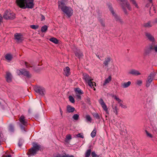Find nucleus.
I'll return each mask as SVG.
<instances>
[{
  "mask_svg": "<svg viewBox=\"0 0 157 157\" xmlns=\"http://www.w3.org/2000/svg\"><path fill=\"white\" fill-rule=\"evenodd\" d=\"M34 0H16L17 5L20 8L23 9L32 8L34 4Z\"/></svg>",
  "mask_w": 157,
  "mask_h": 157,
  "instance_id": "f257e3e1",
  "label": "nucleus"
},
{
  "mask_svg": "<svg viewBox=\"0 0 157 157\" xmlns=\"http://www.w3.org/2000/svg\"><path fill=\"white\" fill-rule=\"evenodd\" d=\"M58 8L61 10L69 17L72 14L73 10L71 7L67 6L63 1L58 2Z\"/></svg>",
  "mask_w": 157,
  "mask_h": 157,
  "instance_id": "f03ea898",
  "label": "nucleus"
},
{
  "mask_svg": "<svg viewBox=\"0 0 157 157\" xmlns=\"http://www.w3.org/2000/svg\"><path fill=\"white\" fill-rule=\"evenodd\" d=\"M41 146L36 143H34L33 144V147L29 149L27 153V155L29 157L35 155L37 152L40 150Z\"/></svg>",
  "mask_w": 157,
  "mask_h": 157,
  "instance_id": "7ed1b4c3",
  "label": "nucleus"
},
{
  "mask_svg": "<svg viewBox=\"0 0 157 157\" xmlns=\"http://www.w3.org/2000/svg\"><path fill=\"white\" fill-rule=\"evenodd\" d=\"M116 0L119 3L121 6L125 14L127 15L128 14V12L125 6L129 10H132V8L127 0Z\"/></svg>",
  "mask_w": 157,
  "mask_h": 157,
  "instance_id": "20e7f679",
  "label": "nucleus"
},
{
  "mask_svg": "<svg viewBox=\"0 0 157 157\" xmlns=\"http://www.w3.org/2000/svg\"><path fill=\"white\" fill-rule=\"evenodd\" d=\"M19 120L20 122V126L22 130L25 131V126L28 124V120L25 119L23 115H22L19 118Z\"/></svg>",
  "mask_w": 157,
  "mask_h": 157,
  "instance_id": "39448f33",
  "label": "nucleus"
},
{
  "mask_svg": "<svg viewBox=\"0 0 157 157\" xmlns=\"http://www.w3.org/2000/svg\"><path fill=\"white\" fill-rule=\"evenodd\" d=\"M3 17L6 19H13L15 17V14L10 10H7L5 12Z\"/></svg>",
  "mask_w": 157,
  "mask_h": 157,
  "instance_id": "423d86ee",
  "label": "nucleus"
},
{
  "mask_svg": "<svg viewBox=\"0 0 157 157\" xmlns=\"http://www.w3.org/2000/svg\"><path fill=\"white\" fill-rule=\"evenodd\" d=\"M83 78L85 82L87 83L88 85L90 86L92 88V86H93L92 81L93 79L88 74L85 73L83 74Z\"/></svg>",
  "mask_w": 157,
  "mask_h": 157,
  "instance_id": "0eeeda50",
  "label": "nucleus"
},
{
  "mask_svg": "<svg viewBox=\"0 0 157 157\" xmlns=\"http://www.w3.org/2000/svg\"><path fill=\"white\" fill-rule=\"evenodd\" d=\"M109 8L110 11L112 14V15L114 17V19H115L116 21L117 22H120L121 24H122L123 23V21L121 19L120 17L114 13L112 7L111 6H109Z\"/></svg>",
  "mask_w": 157,
  "mask_h": 157,
  "instance_id": "6e6552de",
  "label": "nucleus"
},
{
  "mask_svg": "<svg viewBox=\"0 0 157 157\" xmlns=\"http://www.w3.org/2000/svg\"><path fill=\"white\" fill-rule=\"evenodd\" d=\"M155 75L156 74L154 72H151L150 73L147 78V80L146 82V86L147 87H148L150 86L151 83Z\"/></svg>",
  "mask_w": 157,
  "mask_h": 157,
  "instance_id": "1a4fd4ad",
  "label": "nucleus"
},
{
  "mask_svg": "<svg viewBox=\"0 0 157 157\" xmlns=\"http://www.w3.org/2000/svg\"><path fill=\"white\" fill-rule=\"evenodd\" d=\"M35 91L42 96H44L45 93V90L43 87L40 86H36L34 88Z\"/></svg>",
  "mask_w": 157,
  "mask_h": 157,
  "instance_id": "9d476101",
  "label": "nucleus"
},
{
  "mask_svg": "<svg viewBox=\"0 0 157 157\" xmlns=\"http://www.w3.org/2000/svg\"><path fill=\"white\" fill-rule=\"evenodd\" d=\"M17 71L19 75H22L28 78L31 77V75L30 74L29 72L26 71L25 69H21L20 70H18Z\"/></svg>",
  "mask_w": 157,
  "mask_h": 157,
  "instance_id": "9b49d317",
  "label": "nucleus"
},
{
  "mask_svg": "<svg viewBox=\"0 0 157 157\" xmlns=\"http://www.w3.org/2000/svg\"><path fill=\"white\" fill-rule=\"evenodd\" d=\"M98 101L104 110L106 112V113H108V108L103 100L101 98H100Z\"/></svg>",
  "mask_w": 157,
  "mask_h": 157,
  "instance_id": "f8f14e48",
  "label": "nucleus"
},
{
  "mask_svg": "<svg viewBox=\"0 0 157 157\" xmlns=\"http://www.w3.org/2000/svg\"><path fill=\"white\" fill-rule=\"evenodd\" d=\"M145 36L148 39L151 41L152 42V43L155 42V39L153 36L150 33L147 32H145Z\"/></svg>",
  "mask_w": 157,
  "mask_h": 157,
  "instance_id": "ddd939ff",
  "label": "nucleus"
},
{
  "mask_svg": "<svg viewBox=\"0 0 157 157\" xmlns=\"http://www.w3.org/2000/svg\"><path fill=\"white\" fill-rule=\"evenodd\" d=\"M128 74L134 75H141V73L138 71L134 69L130 70L128 72Z\"/></svg>",
  "mask_w": 157,
  "mask_h": 157,
  "instance_id": "4468645a",
  "label": "nucleus"
},
{
  "mask_svg": "<svg viewBox=\"0 0 157 157\" xmlns=\"http://www.w3.org/2000/svg\"><path fill=\"white\" fill-rule=\"evenodd\" d=\"M152 50V45L150 44L148 47H147L144 50V55H149L151 52V50Z\"/></svg>",
  "mask_w": 157,
  "mask_h": 157,
  "instance_id": "2eb2a0df",
  "label": "nucleus"
},
{
  "mask_svg": "<svg viewBox=\"0 0 157 157\" xmlns=\"http://www.w3.org/2000/svg\"><path fill=\"white\" fill-rule=\"evenodd\" d=\"M14 38L17 42H21L23 40L22 35L20 33H16L14 35Z\"/></svg>",
  "mask_w": 157,
  "mask_h": 157,
  "instance_id": "dca6fc26",
  "label": "nucleus"
},
{
  "mask_svg": "<svg viewBox=\"0 0 157 157\" xmlns=\"http://www.w3.org/2000/svg\"><path fill=\"white\" fill-rule=\"evenodd\" d=\"M6 81L8 82H10L12 81V75L9 72H6Z\"/></svg>",
  "mask_w": 157,
  "mask_h": 157,
  "instance_id": "f3484780",
  "label": "nucleus"
},
{
  "mask_svg": "<svg viewBox=\"0 0 157 157\" xmlns=\"http://www.w3.org/2000/svg\"><path fill=\"white\" fill-rule=\"evenodd\" d=\"M63 70L66 76H68L70 75V68L69 67H66Z\"/></svg>",
  "mask_w": 157,
  "mask_h": 157,
  "instance_id": "a211bd4d",
  "label": "nucleus"
},
{
  "mask_svg": "<svg viewBox=\"0 0 157 157\" xmlns=\"http://www.w3.org/2000/svg\"><path fill=\"white\" fill-rule=\"evenodd\" d=\"M111 59L110 57H107L105 58V60L103 62V64L105 66L108 67L109 63L111 61Z\"/></svg>",
  "mask_w": 157,
  "mask_h": 157,
  "instance_id": "6ab92c4d",
  "label": "nucleus"
},
{
  "mask_svg": "<svg viewBox=\"0 0 157 157\" xmlns=\"http://www.w3.org/2000/svg\"><path fill=\"white\" fill-rule=\"evenodd\" d=\"M131 84L130 81H128L127 82L122 83L121 84V86L123 88H126L129 86Z\"/></svg>",
  "mask_w": 157,
  "mask_h": 157,
  "instance_id": "aec40b11",
  "label": "nucleus"
},
{
  "mask_svg": "<svg viewBox=\"0 0 157 157\" xmlns=\"http://www.w3.org/2000/svg\"><path fill=\"white\" fill-rule=\"evenodd\" d=\"M75 108L70 105H68L67 107V110L68 113H72L75 110Z\"/></svg>",
  "mask_w": 157,
  "mask_h": 157,
  "instance_id": "412c9836",
  "label": "nucleus"
},
{
  "mask_svg": "<svg viewBox=\"0 0 157 157\" xmlns=\"http://www.w3.org/2000/svg\"><path fill=\"white\" fill-rule=\"evenodd\" d=\"M152 26V24H151V21H149L147 22L144 23L143 25V26L146 28H149L151 27Z\"/></svg>",
  "mask_w": 157,
  "mask_h": 157,
  "instance_id": "4be33fe9",
  "label": "nucleus"
},
{
  "mask_svg": "<svg viewBox=\"0 0 157 157\" xmlns=\"http://www.w3.org/2000/svg\"><path fill=\"white\" fill-rule=\"evenodd\" d=\"M75 56L78 58L80 59L83 56L82 53L80 51L76 52L75 53Z\"/></svg>",
  "mask_w": 157,
  "mask_h": 157,
  "instance_id": "5701e85b",
  "label": "nucleus"
},
{
  "mask_svg": "<svg viewBox=\"0 0 157 157\" xmlns=\"http://www.w3.org/2000/svg\"><path fill=\"white\" fill-rule=\"evenodd\" d=\"M8 129L11 132L14 131V125L12 124H10L8 126Z\"/></svg>",
  "mask_w": 157,
  "mask_h": 157,
  "instance_id": "b1692460",
  "label": "nucleus"
},
{
  "mask_svg": "<svg viewBox=\"0 0 157 157\" xmlns=\"http://www.w3.org/2000/svg\"><path fill=\"white\" fill-rule=\"evenodd\" d=\"M49 40L56 44L59 43V40L55 37L51 38Z\"/></svg>",
  "mask_w": 157,
  "mask_h": 157,
  "instance_id": "393cba45",
  "label": "nucleus"
},
{
  "mask_svg": "<svg viewBox=\"0 0 157 157\" xmlns=\"http://www.w3.org/2000/svg\"><path fill=\"white\" fill-rule=\"evenodd\" d=\"M111 77L110 75L109 76V77L106 79L105 80L104 83L103 84V85H105L107 83H109L111 80Z\"/></svg>",
  "mask_w": 157,
  "mask_h": 157,
  "instance_id": "a878e982",
  "label": "nucleus"
},
{
  "mask_svg": "<svg viewBox=\"0 0 157 157\" xmlns=\"http://www.w3.org/2000/svg\"><path fill=\"white\" fill-rule=\"evenodd\" d=\"M5 57L6 59L9 61H11L12 58V56L10 54H6Z\"/></svg>",
  "mask_w": 157,
  "mask_h": 157,
  "instance_id": "bb28decb",
  "label": "nucleus"
},
{
  "mask_svg": "<svg viewBox=\"0 0 157 157\" xmlns=\"http://www.w3.org/2000/svg\"><path fill=\"white\" fill-rule=\"evenodd\" d=\"M91 150L89 149L87 150L85 154V157H89L91 153Z\"/></svg>",
  "mask_w": 157,
  "mask_h": 157,
  "instance_id": "cd10ccee",
  "label": "nucleus"
},
{
  "mask_svg": "<svg viewBox=\"0 0 157 157\" xmlns=\"http://www.w3.org/2000/svg\"><path fill=\"white\" fill-rule=\"evenodd\" d=\"M48 27L46 25L43 26L41 29V31L42 32H45L48 30Z\"/></svg>",
  "mask_w": 157,
  "mask_h": 157,
  "instance_id": "c85d7f7f",
  "label": "nucleus"
},
{
  "mask_svg": "<svg viewBox=\"0 0 157 157\" xmlns=\"http://www.w3.org/2000/svg\"><path fill=\"white\" fill-rule=\"evenodd\" d=\"M75 91L76 94H83V91L78 88H76Z\"/></svg>",
  "mask_w": 157,
  "mask_h": 157,
  "instance_id": "c756f323",
  "label": "nucleus"
},
{
  "mask_svg": "<svg viewBox=\"0 0 157 157\" xmlns=\"http://www.w3.org/2000/svg\"><path fill=\"white\" fill-rule=\"evenodd\" d=\"M151 44L152 45V50H154L155 52H157V45H155V43H152Z\"/></svg>",
  "mask_w": 157,
  "mask_h": 157,
  "instance_id": "7c9ffc66",
  "label": "nucleus"
},
{
  "mask_svg": "<svg viewBox=\"0 0 157 157\" xmlns=\"http://www.w3.org/2000/svg\"><path fill=\"white\" fill-rule=\"evenodd\" d=\"M96 130L95 128H94L93 131L91 132L90 135L92 138L94 137L96 135Z\"/></svg>",
  "mask_w": 157,
  "mask_h": 157,
  "instance_id": "2f4dec72",
  "label": "nucleus"
},
{
  "mask_svg": "<svg viewBox=\"0 0 157 157\" xmlns=\"http://www.w3.org/2000/svg\"><path fill=\"white\" fill-rule=\"evenodd\" d=\"M92 157H101L100 155H98L96 154L94 151H92L91 153Z\"/></svg>",
  "mask_w": 157,
  "mask_h": 157,
  "instance_id": "473e14b6",
  "label": "nucleus"
},
{
  "mask_svg": "<svg viewBox=\"0 0 157 157\" xmlns=\"http://www.w3.org/2000/svg\"><path fill=\"white\" fill-rule=\"evenodd\" d=\"M99 21L101 23L102 26L103 27L105 26V24L104 22V21L103 19H100L99 20Z\"/></svg>",
  "mask_w": 157,
  "mask_h": 157,
  "instance_id": "72a5a7b5",
  "label": "nucleus"
},
{
  "mask_svg": "<svg viewBox=\"0 0 157 157\" xmlns=\"http://www.w3.org/2000/svg\"><path fill=\"white\" fill-rule=\"evenodd\" d=\"M69 99L70 101L72 103H74L75 102V100L74 98L71 95L69 96Z\"/></svg>",
  "mask_w": 157,
  "mask_h": 157,
  "instance_id": "f704fd0d",
  "label": "nucleus"
},
{
  "mask_svg": "<svg viewBox=\"0 0 157 157\" xmlns=\"http://www.w3.org/2000/svg\"><path fill=\"white\" fill-rule=\"evenodd\" d=\"M93 115L94 117L95 118L97 119H99L100 117L99 114L97 113H94L93 114Z\"/></svg>",
  "mask_w": 157,
  "mask_h": 157,
  "instance_id": "c9c22d12",
  "label": "nucleus"
},
{
  "mask_svg": "<svg viewBox=\"0 0 157 157\" xmlns=\"http://www.w3.org/2000/svg\"><path fill=\"white\" fill-rule=\"evenodd\" d=\"M129 1L130 2L135 5L136 8H138V5L136 3L135 0H129Z\"/></svg>",
  "mask_w": 157,
  "mask_h": 157,
  "instance_id": "e433bc0d",
  "label": "nucleus"
},
{
  "mask_svg": "<svg viewBox=\"0 0 157 157\" xmlns=\"http://www.w3.org/2000/svg\"><path fill=\"white\" fill-rule=\"evenodd\" d=\"M129 1L130 2L135 5L136 8H138V5L136 3L135 0H129Z\"/></svg>",
  "mask_w": 157,
  "mask_h": 157,
  "instance_id": "4c0bfd02",
  "label": "nucleus"
},
{
  "mask_svg": "<svg viewBox=\"0 0 157 157\" xmlns=\"http://www.w3.org/2000/svg\"><path fill=\"white\" fill-rule=\"evenodd\" d=\"M79 117V115L77 114H75L73 116L72 118L75 120H78Z\"/></svg>",
  "mask_w": 157,
  "mask_h": 157,
  "instance_id": "58836bf2",
  "label": "nucleus"
},
{
  "mask_svg": "<svg viewBox=\"0 0 157 157\" xmlns=\"http://www.w3.org/2000/svg\"><path fill=\"white\" fill-rule=\"evenodd\" d=\"M86 119L87 121H90V122H91L92 119L89 115H87L86 116Z\"/></svg>",
  "mask_w": 157,
  "mask_h": 157,
  "instance_id": "ea45409f",
  "label": "nucleus"
},
{
  "mask_svg": "<svg viewBox=\"0 0 157 157\" xmlns=\"http://www.w3.org/2000/svg\"><path fill=\"white\" fill-rule=\"evenodd\" d=\"M30 27L32 29H36L38 28L39 26L38 25H30Z\"/></svg>",
  "mask_w": 157,
  "mask_h": 157,
  "instance_id": "a19ab883",
  "label": "nucleus"
},
{
  "mask_svg": "<svg viewBox=\"0 0 157 157\" xmlns=\"http://www.w3.org/2000/svg\"><path fill=\"white\" fill-rule=\"evenodd\" d=\"M145 132L147 136L150 138H152L153 137L152 135L151 134L149 133L147 130H145Z\"/></svg>",
  "mask_w": 157,
  "mask_h": 157,
  "instance_id": "79ce46f5",
  "label": "nucleus"
},
{
  "mask_svg": "<svg viewBox=\"0 0 157 157\" xmlns=\"http://www.w3.org/2000/svg\"><path fill=\"white\" fill-rule=\"evenodd\" d=\"M113 112L115 113L116 115L118 114V109L117 106H115L114 108H113Z\"/></svg>",
  "mask_w": 157,
  "mask_h": 157,
  "instance_id": "37998d69",
  "label": "nucleus"
},
{
  "mask_svg": "<svg viewBox=\"0 0 157 157\" xmlns=\"http://www.w3.org/2000/svg\"><path fill=\"white\" fill-rule=\"evenodd\" d=\"M76 136L78 137H80L82 138H84L83 134L82 133H79L76 135Z\"/></svg>",
  "mask_w": 157,
  "mask_h": 157,
  "instance_id": "c03bdc74",
  "label": "nucleus"
},
{
  "mask_svg": "<svg viewBox=\"0 0 157 157\" xmlns=\"http://www.w3.org/2000/svg\"><path fill=\"white\" fill-rule=\"evenodd\" d=\"M25 64L26 68H29V67H32V66H30V64H29L27 62H25Z\"/></svg>",
  "mask_w": 157,
  "mask_h": 157,
  "instance_id": "a18cd8bd",
  "label": "nucleus"
},
{
  "mask_svg": "<svg viewBox=\"0 0 157 157\" xmlns=\"http://www.w3.org/2000/svg\"><path fill=\"white\" fill-rule=\"evenodd\" d=\"M115 99H116L119 104L121 103V102H122V101L121 99L117 98V96L115 97Z\"/></svg>",
  "mask_w": 157,
  "mask_h": 157,
  "instance_id": "49530a36",
  "label": "nucleus"
},
{
  "mask_svg": "<svg viewBox=\"0 0 157 157\" xmlns=\"http://www.w3.org/2000/svg\"><path fill=\"white\" fill-rule=\"evenodd\" d=\"M76 98L78 100H80L81 99V97L80 94H76Z\"/></svg>",
  "mask_w": 157,
  "mask_h": 157,
  "instance_id": "de8ad7c7",
  "label": "nucleus"
},
{
  "mask_svg": "<svg viewBox=\"0 0 157 157\" xmlns=\"http://www.w3.org/2000/svg\"><path fill=\"white\" fill-rule=\"evenodd\" d=\"M62 157H74V156L73 155H69L68 154L62 156Z\"/></svg>",
  "mask_w": 157,
  "mask_h": 157,
  "instance_id": "09e8293b",
  "label": "nucleus"
},
{
  "mask_svg": "<svg viewBox=\"0 0 157 157\" xmlns=\"http://www.w3.org/2000/svg\"><path fill=\"white\" fill-rule=\"evenodd\" d=\"M120 106H121V107L123 108L126 109L127 108V106L125 105H124L122 104V103H120Z\"/></svg>",
  "mask_w": 157,
  "mask_h": 157,
  "instance_id": "8fccbe9b",
  "label": "nucleus"
},
{
  "mask_svg": "<svg viewBox=\"0 0 157 157\" xmlns=\"http://www.w3.org/2000/svg\"><path fill=\"white\" fill-rule=\"evenodd\" d=\"M142 83V81L140 80H138L137 81V84L139 86H140Z\"/></svg>",
  "mask_w": 157,
  "mask_h": 157,
  "instance_id": "3c124183",
  "label": "nucleus"
},
{
  "mask_svg": "<svg viewBox=\"0 0 157 157\" xmlns=\"http://www.w3.org/2000/svg\"><path fill=\"white\" fill-rule=\"evenodd\" d=\"M66 138L68 140H71V136L70 135H68L66 136Z\"/></svg>",
  "mask_w": 157,
  "mask_h": 157,
  "instance_id": "603ef678",
  "label": "nucleus"
},
{
  "mask_svg": "<svg viewBox=\"0 0 157 157\" xmlns=\"http://www.w3.org/2000/svg\"><path fill=\"white\" fill-rule=\"evenodd\" d=\"M41 19H40L41 21H44L45 20L44 16L43 15L41 14Z\"/></svg>",
  "mask_w": 157,
  "mask_h": 157,
  "instance_id": "864d4df0",
  "label": "nucleus"
},
{
  "mask_svg": "<svg viewBox=\"0 0 157 157\" xmlns=\"http://www.w3.org/2000/svg\"><path fill=\"white\" fill-rule=\"evenodd\" d=\"M22 144V142L21 140H19V142L18 143V145L19 147H21V146Z\"/></svg>",
  "mask_w": 157,
  "mask_h": 157,
  "instance_id": "5fc2aeb1",
  "label": "nucleus"
},
{
  "mask_svg": "<svg viewBox=\"0 0 157 157\" xmlns=\"http://www.w3.org/2000/svg\"><path fill=\"white\" fill-rule=\"evenodd\" d=\"M11 156L10 155H4L3 157H11Z\"/></svg>",
  "mask_w": 157,
  "mask_h": 157,
  "instance_id": "6e6d98bb",
  "label": "nucleus"
},
{
  "mask_svg": "<svg viewBox=\"0 0 157 157\" xmlns=\"http://www.w3.org/2000/svg\"><path fill=\"white\" fill-rule=\"evenodd\" d=\"M59 110H60V112L61 115L62 116V114H63V111H62V110L60 108H59Z\"/></svg>",
  "mask_w": 157,
  "mask_h": 157,
  "instance_id": "4d7b16f0",
  "label": "nucleus"
},
{
  "mask_svg": "<svg viewBox=\"0 0 157 157\" xmlns=\"http://www.w3.org/2000/svg\"><path fill=\"white\" fill-rule=\"evenodd\" d=\"M93 86H92V87H94V86H96V83H95V82H93Z\"/></svg>",
  "mask_w": 157,
  "mask_h": 157,
  "instance_id": "13d9d810",
  "label": "nucleus"
},
{
  "mask_svg": "<svg viewBox=\"0 0 157 157\" xmlns=\"http://www.w3.org/2000/svg\"><path fill=\"white\" fill-rule=\"evenodd\" d=\"M110 95L113 98H115V96H115L114 94H110Z\"/></svg>",
  "mask_w": 157,
  "mask_h": 157,
  "instance_id": "bf43d9fd",
  "label": "nucleus"
},
{
  "mask_svg": "<svg viewBox=\"0 0 157 157\" xmlns=\"http://www.w3.org/2000/svg\"><path fill=\"white\" fill-rule=\"evenodd\" d=\"M155 23H157V18L155 19Z\"/></svg>",
  "mask_w": 157,
  "mask_h": 157,
  "instance_id": "052dcab7",
  "label": "nucleus"
},
{
  "mask_svg": "<svg viewBox=\"0 0 157 157\" xmlns=\"http://www.w3.org/2000/svg\"><path fill=\"white\" fill-rule=\"evenodd\" d=\"M2 134L1 132H0V138H2Z\"/></svg>",
  "mask_w": 157,
  "mask_h": 157,
  "instance_id": "680f3d73",
  "label": "nucleus"
},
{
  "mask_svg": "<svg viewBox=\"0 0 157 157\" xmlns=\"http://www.w3.org/2000/svg\"><path fill=\"white\" fill-rule=\"evenodd\" d=\"M55 157H62V156H61L60 155H59L56 156Z\"/></svg>",
  "mask_w": 157,
  "mask_h": 157,
  "instance_id": "e2e57ef3",
  "label": "nucleus"
},
{
  "mask_svg": "<svg viewBox=\"0 0 157 157\" xmlns=\"http://www.w3.org/2000/svg\"><path fill=\"white\" fill-rule=\"evenodd\" d=\"M149 2L151 3L152 2V0H148Z\"/></svg>",
  "mask_w": 157,
  "mask_h": 157,
  "instance_id": "0e129e2a",
  "label": "nucleus"
},
{
  "mask_svg": "<svg viewBox=\"0 0 157 157\" xmlns=\"http://www.w3.org/2000/svg\"><path fill=\"white\" fill-rule=\"evenodd\" d=\"M2 138H0V145H1Z\"/></svg>",
  "mask_w": 157,
  "mask_h": 157,
  "instance_id": "69168bd1",
  "label": "nucleus"
},
{
  "mask_svg": "<svg viewBox=\"0 0 157 157\" xmlns=\"http://www.w3.org/2000/svg\"><path fill=\"white\" fill-rule=\"evenodd\" d=\"M97 56L99 59H100L99 56Z\"/></svg>",
  "mask_w": 157,
  "mask_h": 157,
  "instance_id": "338daca9",
  "label": "nucleus"
},
{
  "mask_svg": "<svg viewBox=\"0 0 157 157\" xmlns=\"http://www.w3.org/2000/svg\"><path fill=\"white\" fill-rule=\"evenodd\" d=\"M94 90H96L95 88H94Z\"/></svg>",
  "mask_w": 157,
  "mask_h": 157,
  "instance_id": "774afa93",
  "label": "nucleus"
}]
</instances>
